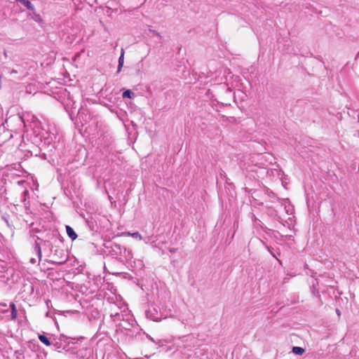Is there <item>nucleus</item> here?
I'll return each instance as SVG.
<instances>
[{
  "label": "nucleus",
  "mask_w": 359,
  "mask_h": 359,
  "mask_svg": "<svg viewBox=\"0 0 359 359\" xmlns=\"http://www.w3.org/2000/svg\"><path fill=\"white\" fill-rule=\"evenodd\" d=\"M128 236H131L133 238H137L139 240H142V236L137 231V232H134V233H128Z\"/></svg>",
  "instance_id": "13"
},
{
  "label": "nucleus",
  "mask_w": 359,
  "mask_h": 359,
  "mask_svg": "<svg viewBox=\"0 0 359 359\" xmlns=\"http://www.w3.org/2000/svg\"><path fill=\"white\" fill-rule=\"evenodd\" d=\"M128 233H131L129 231H127V232H123L121 233L122 236H128Z\"/></svg>",
  "instance_id": "18"
},
{
  "label": "nucleus",
  "mask_w": 359,
  "mask_h": 359,
  "mask_svg": "<svg viewBox=\"0 0 359 359\" xmlns=\"http://www.w3.org/2000/svg\"><path fill=\"white\" fill-rule=\"evenodd\" d=\"M304 349L299 346H294L292 348V352L296 355H302L304 353Z\"/></svg>",
  "instance_id": "8"
},
{
  "label": "nucleus",
  "mask_w": 359,
  "mask_h": 359,
  "mask_svg": "<svg viewBox=\"0 0 359 359\" xmlns=\"http://www.w3.org/2000/svg\"><path fill=\"white\" fill-rule=\"evenodd\" d=\"M39 257H41V251H40L39 248Z\"/></svg>",
  "instance_id": "24"
},
{
  "label": "nucleus",
  "mask_w": 359,
  "mask_h": 359,
  "mask_svg": "<svg viewBox=\"0 0 359 359\" xmlns=\"http://www.w3.org/2000/svg\"><path fill=\"white\" fill-rule=\"evenodd\" d=\"M113 250L114 252H116V254H120V255L122 254V251H123L125 254L126 252L128 255L130 253V252L129 250H128L126 248L121 247L120 245H118V244H115L114 245Z\"/></svg>",
  "instance_id": "3"
},
{
  "label": "nucleus",
  "mask_w": 359,
  "mask_h": 359,
  "mask_svg": "<svg viewBox=\"0 0 359 359\" xmlns=\"http://www.w3.org/2000/svg\"><path fill=\"white\" fill-rule=\"evenodd\" d=\"M46 318H49V313H48V312H46Z\"/></svg>",
  "instance_id": "23"
},
{
  "label": "nucleus",
  "mask_w": 359,
  "mask_h": 359,
  "mask_svg": "<svg viewBox=\"0 0 359 359\" xmlns=\"http://www.w3.org/2000/svg\"><path fill=\"white\" fill-rule=\"evenodd\" d=\"M149 32L151 33L152 34H154V35H155V36H158L159 38L161 37V34L158 32H156V31H155L154 29H149Z\"/></svg>",
  "instance_id": "14"
},
{
  "label": "nucleus",
  "mask_w": 359,
  "mask_h": 359,
  "mask_svg": "<svg viewBox=\"0 0 359 359\" xmlns=\"http://www.w3.org/2000/svg\"><path fill=\"white\" fill-rule=\"evenodd\" d=\"M111 317L113 318V320L114 322H117L121 320L122 317L123 316V314H120L118 313H116L115 314H111Z\"/></svg>",
  "instance_id": "12"
},
{
  "label": "nucleus",
  "mask_w": 359,
  "mask_h": 359,
  "mask_svg": "<svg viewBox=\"0 0 359 359\" xmlns=\"http://www.w3.org/2000/svg\"><path fill=\"white\" fill-rule=\"evenodd\" d=\"M11 316H12V318L13 319H15L16 317H17V310H16V307H15V305L13 303L11 304Z\"/></svg>",
  "instance_id": "11"
},
{
  "label": "nucleus",
  "mask_w": 359,
  "mask_h": 359,
  "mask_svg": "<svg viewBox=\"0 0 359 359\" xmlns=\"http://www.w3.org/2000/svg\"><path fill=\"white\" fill-rule=\"evenodd\" d=\"M39 338L42 343L45 344V334L39 335Z\"/></svg>",
  "instance_id": "15"
},
{
  "label": "nucleus",
  "mask_w": 359,
  "mask_h": 359,
  "mask_svg": "<svg viewBox=\"0 0 359 359\" xmlns=\"http://www.w3.org/2000/svg\"><path fill=\"white\" fill-rule=\"evenodd\" d=\"M134 95V93L130 90H125L122 95L123 98H133Z\"/></svg>",
  "instance_id": "9"
},
{
  "label": "nucleus",
  "mask_w": 359,
  "mask_h": 359,
  "mask_svg": "<svg viewBox=\"0 0 359 359\" xmlns=\"http://www.w3.org/2000/svg\"><path fill=\"white\" fill-rule=\"evenodd\" d=\"M48 323L50 324H53L54 323V319L53 318H50L49 320H48Z\"/></svg>",
  "instance_id": "16"
},
{
  "label": "nucleus",
  "mask_w": 359,
  "mask_h": 359,
  "mask_svg": "<svg viewBox=\"0 0 359 359\" xmlns=\"http://www.w3.org/2000/svg\"><path fill=\"white\" fill-rule=\"evenodd\" d=\"M170 252L171 253H174V252H176V249H175V248H171V249L170 250Z\"/></svg>",
  "instance_id": "19"
},
{
  "label": "nucleus",
  "mask_w": 359,
  "mask_h": 359,
  "mask_svg": "<svg viewBox=\"0 0 359 359\" xmlns=\"http://www.w3.org/2000/svg\"><path fill=\"white\" fill-rule=\"evenodd\" d=\"M191 320V318L187 317V318H181L180 319V322L182 325H183L184 327L190 323Z\"/></svg>",
  "instance_id": "10"
},
{
  "label": "nucleus",
  "mask_w": 359,
  "mask_h": 359,
  "mask_svg": "<svg viewBox=\"0 0 359 359\" xmlns=\"http://www.w3.org/2000/svg\"><path fill=\"white\" fill-rule=\"evenodd\" d=\"M50 262H55V263H59V264H61L63 262L62 261H57V260H50Z\"/></svg>",
  "instance_id": "17"
},
{
  "label": "nucleus",
  "mask_w": 359,
  "mask_h": 359,
  "mask_svg": "<svg viewBox=\"0 0 359 359\" xmlns=\"http://www.w3.org/2000/svg\"><path fill=\"white\" fill-rule=\"evenodd\" d=\"M146 314L148 318L154 321H160L162 319V315L158 312L157 309L154 306L149 308Z\"/></svg>",
  "instance_id": "2"
},
{
  "label": "nucleus",
  "mask_w": 359,
  "mask_h": 359,
  "mask_svg": "<svg viewBox=\"0 0 359 359\" xmlns=\"http://www.w3.org/2000/svg\"><path fill=\"white\" fill-rule=\"evenodd\" d=\"M66 231H67V233L68 236L72 240L74 241V240H75L77 238L76 233H75V231H74V229L71 226H66Z\"/></svg>",
  "instance_id": "5"
},
{
  "label": "nucleus",
  "mask_w": 359,
  "mask_h": 359,
  "mask_svg": "<svg viewBox=\"0 0 359 359\" xmlns=\"http://www.w3.org/2000/svg\"><path fill=\"white\" fill-rule=\"evenodd\" d=\"M289 210H287V214L292 215V212H289Z\"/></svg>",
  "instance_id": "25"
},
{
  "label": "nucleus",
  "mask_w": 359,
  "mask_h": 359,
  "mask_svg": "<svg viewBox=\"0 0 359 359\" xmlns=\"http://www.w3.org/2000/svg\"><path fill=\"white\" fill-rule=\"evenodd\" d=\"M123 61H124V50L122 48L121 49V55H120V57L118 58V69H117L118 72H121V68H122V67L123 65Z\"/></svg>",
  "instance_id": "6"
},
{
  "label": "nucleus",
  "mask_w": 359,
  "mask_h": 359,
  "mask_svg": "<svg viewBox=\"0 0 359 359\" xmlns=\"http://www.w3.org/2000/svg\"><path fill=\"white\" fill-rule=\"evenodd\" d=\"M336 312H337L338 316H339L341 314L340 311L339 309H337Z\"/></svg>",
  "instance_id": "20"
},
{
  "label": "nucleus",
  "mask_w": 359,
  "mask_h": 359,
  "mask_svg": "<svg viewBox=\"0 0 359 359\" xmlns=\"http://www.w3.org/2000/svg\"><path fill=\"white\" fill-rule=\"evenodd\" d=\"M18 2L21 3L22 5H24L27 9L29 10H33V6L31 4V2L29 0H15Z\"/></svg>",
  "instance_id": "7"
},
{
  "label": "nucleus",
  "mask_w": 359,
  "mask_h": 359,
  "mask_svg": "<svg viewBox=\"0 0 359 359\" xmlns=\"http://www.w3.org/2000/svg\"><path fill=\"white\" fill-rule=\"evenodd\" d=\"M56 57V52L55 50H52L48 53V56L46 57V65L52 64Z\"/></svg>",
  "instance_id": "4"
},
{
  "label": "nucleus",
  "mask_w": 359,
  "mask_h": 359,
  "mask_svg": "<svg viewBox=\"0 0 359 359\" xmlns=\"http://www.w3.org/2000/svg\"><path fill=\"white\" fill-rule=\"evenodd\" d=\"M46 306L48 307L49 306V301L46 300Z\"/></svg>",
  "instance_id": "22"
},
{
  "label": "nucleus",
  "mask_w": 359,
  "mask_h": 359,
  "mask_svg": "<svg viewBox=\"0 0 359 359\" xmlns=\"http://www.w3.org/2000/svg\"><path fill=\"white\" fill-rule=\"evenodd\" d=\"M48 136H53V137H55L57 135L55 134H54V133H50V134Z\"/></svg>",
  "instance_id": "21"
},
{
  "label": "nucleus",
  "mask_w": 359,
  "mask_h": 359,
  "mask_svg": "<svg viewBox=\"0 0 359 359\" xmlns=\"http://www.w3.org/2000/svg\"><path fill=\"white\" fill-rule=\"evenodd\" d=\"M79 341V339H69L65 336H60L59 338L46 337V346H53L58 352L65 350L77 355L78 357L83 358L86 355V353H84L86 350L81 348Z\"/></svg>",
  "instance_id": "1"
}]
</instances>
